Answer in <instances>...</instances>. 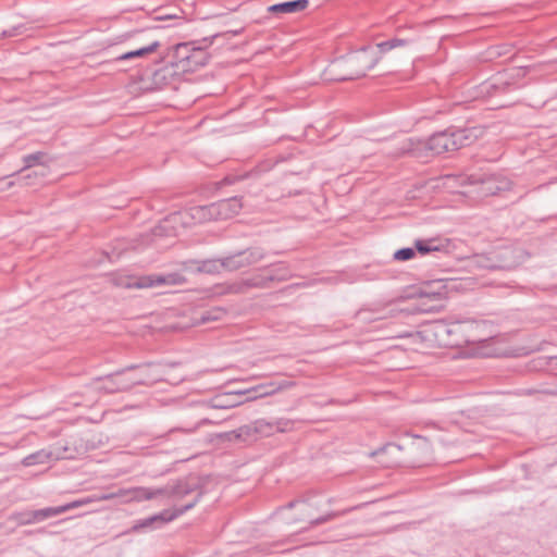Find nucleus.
<instances>
[{
    "label": "nucleus",
    "instance_id": "obj_1",
    "mask_svg": "<svg viewBox=\"0 0 557 557\" xmlns=\"http://www.w3.org/2000/svg\"><path fill=\"white\" fill-rule=\"evenodd\" d=\"M408 44L409 40L407 39L392 38L376 44L375 47L363 46L361 49L344 58L342 63L348 70V74L339 79H357L364 76L368 71L379 63L383 54L395 48L405 47Z\"/></svg>",
    "mask_w": 557,
    "mask_h": 557
},
{
    "label": "nucleus",
    "instance_id": "obj_2",
    "mask_svg": "<svg viewBox=\"0 0 557 557\" xmlns=\"http://www.w3.org/2000/svg\"><path fill=\"white\" fill-rule=\"evenodd\" d=\"M474 137L469 128L448 127L430 136L426 148L435 154H442L469 146Z\"/></svg>",
    "mask_w": 557,
    "mask_h": 557
},
{
    "label": "nucleus",
    "instance_id": "obj_3",
    "mask_svg": "<svg viewBox=\"0 0 557 557\" xmlns=\"http://www.w3.org/2000/svg\"><path fill=\"white\" fill-rule=\"evenodd\" d=\"M92 502V498H84L79 500H74L67 503L65 505L57 506V507H47L37 510H27L22 512H16L12 515V519L20 525H28L34 523L42 522L49 518L62 515L71 509L78 508L83 505L89 504Z\"/></svg>",
    "mask_w": 557,
    "mask_h": 557
},
{
    "label": "nucleus",
    "instance_id": "obj_4",
    "mask_svg": "<svg viewBox=\"0 0 557 557\" xmlns=\"http://www.w3.org/2000/svg\"><path fill=\"white\" fill-rule=\"evenodd\" d=\"M265 255L261 247H249L222 257V265L224 270L234 272L262 261Z\"/></svg>",
    "mask_w": 557,
    "mask_h": 557
},
{
    "label": "nucleus",
    "instance_id": "obj_5",
    "mask_svg": "<svg viewBox=\"0 0 557 557\" xmlns=\"http://www.w3.org/2000/svg\"><path fill=\"white\" fill-rule=\"evenodd\" d=\"M199 496H200V494H198V496L194 500H190L189 503H187L186 505H184L180 508H174L173 510L164 509L157 515L138 520L133 525L132 531L138 532L144 529L152 530V529L161 528L165 523H169V522L175 520L177 517L182 516L187 510L194 508L199 500Z\"/></svg>",
    "mask_w": 557,
    "mask_h": 557
},
{
    "label": "nucleus",
    "instance_id": "obj_6",
    "mask_svg": "<svg viewBox=\"0 0 557 557\" xmlns=\"http://www.w3.org/2000/svg\"><path fill=\"white\" fill-rule=\"evenodd\" d=\"M243 208L242 198L231 197L197 209L202 216L214 220H228L239 213Z\"/></svg>",
    "mask_w": 557,
    "mask_h": 557
},
{
    "label": "nucleus",
    "instance_id": "obj_7",
    "mask_svg": "<svg viewBox=\"0 0 557 557\" xmlns=\"http://www.w3.org/2000/svg\"><path fill=\"white\" fill-rule=\"evenodd\" d=\"M194 492H197V494L193 498V500L198 496V494L202 495V492L199 490V485L196 479L185 478L177 480L176 482L169 483L165 486H162L161 497H164L173 502H178ZM201 496H199V498Z\"/></svg>",
    "mask_w": 557,
    "mask_h": 557
},
{
    "label": "nucleus",
    "instance_id": "obj_8",
    "mask_svg": "<svg viewBox=\"0 0 557 557\" xmlns=\"http://www.w3.org/2000/svg\"><path fill=\"white\" fill-rule=\"evenodd\" d=\"M471 185H481L480 191L484 196H493L509 187V182L495 174H471L468 176Z\"/></svg>",
    "mask_w": 557,
    "mask_h": 557
},
{
    "label": "nucleus",
    "instance_id": "obj_9",
    "mask_svg": "<svg viewBox=\"0 0 557 557\" xmlns=\"http://www.w3.org/2000/svg\"><path fill=\"white\" fill-rule=\"evenodd\" d=\"M221 34H215L210 37H205L201 42L202 46H197V48L190 53L188 59L180 65L178 72H195L198 69L205 66L209 61V54L206 49L212 45L213 40L220 37Z\"/></svg>",
    "mask_w": 557,
    "mask_h": 557
},
{
    "label": "nucleus",
    "instance_id": "obj_10",
    "mask_svg": "<svg viewBox=\"0 0 557 557\" xmlns=\"http://www.w3.org/2000/svg\"><path fill=\"white\" fill-rule=\"evenodd\" d=\"M187 282V278L180 272H171L166 274H149L139 277V283L136 284L138 288H151L158 286H174L183 285Z\"/></svg>",
    "mask_w": 557,
    "mask_h": 557
},
{
    "label": "nucleus",
    "instance_id": "obj_11",
    "mask_svg": "<svg viewBox=\"0 0 557 557\" xmlns=\"http://www.w3.org/2000/svg\"><path fill=\"white\" fill-rule=\"evenodd\" d=\"M66 447H64L63 450H60L59 448H57L55 450L41 449L26 456L23 459L22 463L26 467H30L35 465L46 463L52 459L58 460L70 458L71 456L66 455Z\"/></svg>",
    "mask_w": 557,
    "mask_h": 557
},
{
    "label": "nucleus",
    "instance_id": "obj_12",
    "mask_svg": "<svg viewBox=\"0 0 557 557\" xmlns=\"http://www.w3.org/2000/svg\"><path fill=\"white\" fill-rule=\"evenodd\" d=\"M400 453L401 446L389 443L373 451L372 455L379 457V462L383 467L391 468L400 463Z\"/></svg>",
    "mask_w": 557,
    "mask_h": 557
},
{
    "label": "nucleus",
    "instance_id": "obj_13",
    "mask_svg": "<svg viewBox=\"0 0 557 557\" xmlns=\"http://www.w3.org/2000/svg\"><path fill=\"white\" fill-rule=\"evenodd\" d=\"M449 242L441 240L438 238H426V239H416L414 240V249L416 253H420L421 256H426L432 252H448Z\"/></svg>",
    "mask_w": 557,
    "mask_h": 557
},
{
    "label": "nucleus",
    "instance_id": "obj_14",
    "mask_svg": "<svg viewBox=\"0 0 557 557\" xmlns=\"http://www.w3.org/2000/svg\"><path fill=\"white\" fill-rule=\"evenodd\" d=\"M309 5V0H293L272 4L267 8L271 14L281 16L283 14H290L305 11Z\"/></svg>",
    "mask_w": 557,
    "mask_h": 557
},
{
    "label": "nucleus",
    "instance_id": "obj_15",
    "mask_svg": "<svg viewBox=\"0 0 557 557\" xmlns=\"http://www.w3.org/2000/svg\"><path fill=\"white\" fill-rule=\"evenodd\" d=\"M250 391H231L221 395H216L212 399V405L215 408H233L244 403L242 399L244 395Z\"/></svg>",
    "mask_w": 557,
    "mask_h": 557
},
{
    "label": "nucleus",
    "instance_id": "obj_16",
    "mask_svg": "<svg viewBox=\"0 0 557 557\" xmlns=\"http://www.w3.org/2000/svg\"><path fill=\"white\" fill-rule=\"evenodd\" d=\"M443 296H444V292H432V293H428V292H421L420 294V302L417 304L413 308H412V312H418V313H430V312H436L440 310V306H436V305H430V306H426V304L423 301L424 299H432V300H442L443 299Z\"/></svg>",
    "mask_w": 557,
    "mask_h": 557
},
{
    "label": "nucleus",
    "instance_id": "obj_17",
    "mask_svg": "<svg viewBox=\"0 0 557 557\" xmlns=\"http://www.w3.org/2000/svg\"><path fill=\"white\" fill-rule=\"evenodd\" d=\"M196 48L197 47L193 42L177 44L174 48L173 61H171V65L178 72L180 65L185 63V61Z\"/></svg>",
    "mask_w": 557,
    "mask_h": 557
},
{
    "label": "nucleus",
    "instance_id": "obj_18",
    "mask_svg": "<svg viewBox=\"0 0 557 557\" xmlns=\"http://www.w3.org/2000/svg\"><path fill=\"white\" fill-rule=\"evenodd\" d=\"M129 500L143 502L161 497V487H136L124 492Z\"/></svg>",
    "mask_w": 557,
    "mask_h": 557
},
{
    "label": "nucleus",
    "instance_id": "obj_19",
    "mask_svg": "<svg viewBox=\"0 0 557 557\" xmlns=\"http://www.w3.org/2000/svg\"><path fill=\"white\" fill-rule=\"evenodd\" d=\"M177 73L178 72L172 65L164 66L153 72L152 83L157 89H161L170 85L173 76Z\"/></svg>",
    "mask_w": 557,
    "mask_h": 557
},
{
    "label": "nucleus",
    "instance_id": "obj_20",
    "mask_svg": "<svg viewBox=\"0 0 557 557\" xmlns=\"http://www.w3.org/2000/svg\"><path fill=\"white\" fill-rule=\"evenodd\" d=\"M160 46L161 44L159 40H152L147 46L123 53L117 58V60L127 61L136 58H144L152 52H156L160 48Z\"/></svg>",
    "mask_w": 557,
    "mask_h": 557
},
{
    "label": "nucleus",
    "instance_id": "obj_21",
    "mask_svg": "<svg viewBox=\"0 0 557 557\" xmlns=\"http://www.w3.org/2000/svg\"><path fill=\"white\" fill-rule=\"evenodd\" d=\"M219 290L218 295H240L248 293V287L246 283V278L236 280L230 283H225L223 285L218 286Z\"/></svg>",
    "mask_w": 557,
    "mask_h": 557
},
{
    "label": "nucleus",
    "instance_id": "obj_22",
    "mask_svg": "<svg viewBox=\"0 0 557 557\" xmlns=\"http://www.w3.org/2000/svg\"><path fill=\"white\" fill-rule=\"evenodd\" d=\"M223 269L222 258L199 260V267L196 268L197 273L219 274Z\"/></svg>",
    "mask_w": 557,
    "mask_h": 557
},
{
    "label": "nucleus",
    "instance_id": "obj_23",
    "mask_svg": "<svg viewBox=\"0 0 557 557\" xmlns=\"http://www.w3.org/2000/svg\"><path fill=\"white\" fill-rule=\"evenodd\" d=\"M246 283L248 292L253 288H270L271 283H273V277H269L268 274H255L249 277H246Z\"/></svg>",
    "mask_w": 557,
    "mask_h": 557
},
{
    "label": "nucleus",
    "instance_id": "obj_24",
    "mask_svg": "<svg viewBox=\"0 0 557 557\" xmlns=\"http://www.w3.org/2000/svg\"><path fill=\"white\" fill-rule=\"evenodd\" d=\"M268 275L273 277V282H284L290 277L288 268L282 262L273 265Z\"/></svg>",
    "mask_w": 557,
    "mask_h": 557
},
{
    "label": "nucleus",
    "instance_id": "obj_25",
    "mask_svg": "<svg viewBox=\"0 0 557 557\" xmlns=\"http://www.w3.org/2000/svg\"><path fill=\"white\" fill-rule=\"evenodd\" d=\"M47 154L42 151H37L23 157L24 170L33 168L35 165L45 164V158Z\"/></svg>",
    "mask_w": 557,
    "mask_h": 557
},
{
    "label": "nucleus",
    "instance_id": "obj_26",
    "mask_svg": "<svg viewBox=\"0 0 557 557\" xmlns=\"http://www.w3.org/2000/svg\"><path fill=\"white\" fill-rule=\"evenodd\" d=\"M416 256V249L413 247H404L394 252V260L396 261H409Z\"/></svg>",
    "mask_w": 557,
    "mask_h": 557
},
{
    "label": "nucleus",
    "instance_id": "obj_27",
    "mask_svg": "<svg viewBox=\"0 0 557 557\" xmlns=\"http://www.w3.org/2000/svg\"><path fill=\"white\" fill-rule=\"evenodd\" d=\"M139 277L119 276L114 280V284L124 288H138Z\"/></svg>",
    "mask_w": 557,
    "mask_h": 557
},
{
    "label": "nucleus",
    "instance_id": "obj_28",
    "mask_svg": "<svg viewBox=\"0 0 557 557\" xmlns=\"http://www.w3.org/2000/svg\"><path fill=\"white\" fill-rule=\"evenodd\" d=\"M345 511H331L324 516L310 521V528L331 521L332 519L343 515Z\"/></svg>",
    "mask_w": 557,
    "mask_h": 557
},
{
    "label": "nucleus",
    "instance_id": "obj_29",
    "mask_svg": "<svg viewBox=\"0 0 557 557\" xmlns=\"http://www.w3.org/2000/svg\"><path fill=\"white\" fill-rule=\"evenodd\" d=\"M183 271L189 273H197L196 268L199 267V260L188 259L180 262Z\"/></svg>",
    "mask_w": 557,
    "mask_h": 557
},
{
    "label": "nucleus",
    "instance_id": "obj_30",
    "mask_svg": "<svg viewBox=\"0 0 557 557\" xmlns=\"http://www.w3.org/2000/svg\"><path fill=\"white\" fill-rule=\"evenodd\" d=\"M224 312L225 311L223 309L216 308L213 311H209V312L203 313L202 317H201V321L202 322H207V321L218 320V319H220V317L222 314H224Z\"/></svg>",
    "mask_w": 557,
    "mask_h": 557
},
{
    "label": "nucleus",
    "instance_id": "obj_31",
    "mask_svg": "<svg viewBox=\"0 0 557 557\" xmlns=\"http://www.w3.org/2000/svg\"><path fill=\"white\" fill-rule=\"evenodd\" d=\"M547 344L548 343L546 341H542L539 345H536L534 347L527 348L523 354L528 355V354L533 352V351L544 350L545 349V345H547Z\"/></svg>",
    "mask_w": 557,
    "mask_h": 557
},
{
    "label": "nucleus",
    "instance_id": "obj_32",
    "mask_svg": "<svg viewBox=\"0 0 557 557\" xmlns=\"http://www.w3.org/2000/svg\"><path fill=\"white\" fill-rule=\"evenodd\" d=\"M115 497V494L111 493V494H103L99 497H97V500H108V499H111Z\"/></svg>",
    "mask_w": 557,
    "mask_h": 557
},
{
    "label": "nucleus",
    "instance_id": "obj_33",
    "mask_svg": "<svg viewBox=\"0 0 557 557\" xmlns=\"http://www.w3.org/2000/svg\"><path fill=\"white\" fill-rule=\"evenodd\" d=\"M368 311L367 310H360L358 313H357V317L362 320V321H366L367 320V317H364V314L367 313Z\"/></svg>",
    "mask_w": 557,
    "mask_h": 557
},
{
    "label": "nucleus",
    "instance_id": "obj_34",
    "mask_svg": "<svg viewBox=\"0 0 557 557\" xmlns=\"http://www.w3.org/2000/svg\"><path fill=\"white\" fill-rule=\"evenodd\" d=\"M14 35H15V33H14V32H12V30H4V32H2V34L0 35V38H1V37H11V36H14Z\"/></svg>",
    "mask_w": 557,
    "mask_h": 557
},
{
    "label": "nucleus",
    "instance_id": "obj_35",
    "mask_svg": "<svg viewBox=\"0 0 557 557\" xmlns=\"http://www.w3.org/2000/svg\"><path fill=\"white\" fill-rule=\"evenodd\" d=\"M242 32H243V28L236 29V30H228L225 33V35L231 34L232 36H237L239 34H242Z\"/></svg>",
    "mask_w": 557,
    "mask_h": 557
},
{
    "label": "nucleus",
    "instance_id": "obj_36",
    "mask_svg": "<svg viewBox=\"0 0 557 557\" xmlns=\"http://www.w3.org/2000/svg\"><path fill=\"white\" fill-rule=\"evenodd\" d=\"M296 504L307 505L305 502H290L288 503L287 508H293Z\"/></svg>",
    "mask_w": 557,
    "mask_h": 557
},
{
    "label": "nucleus",
    "instance_id": "obj_37",
    "mask_svg": "<svg viewBox=\"0 0 557 557\" xmlns=\"http://www.w3.org/2000/svg\"><path fill=\"white\" fill-rule=\"evenodd\" d=\"M124 371H125V370H122V371H117V372H115V373L108 374V375H107V377H108V379H110V380H112L114 375H119V374L123 373Z\"/></svg>",
    "mask_w": 557,
    "mask_h": 557
},
{
    "label": "nucleus",
    "instance_id": "obj_38",
    "mask_svg": "<svg viewBox=\"0 0 557 557\" xmlns=\"http://www.w3.org/2000/svg\"><path fill=\"white\" fill-rule=\"evenodd\" d=\"M542 392L546 393V394L557 395V389H545V391H542Z\"/></svg>",
    "mask_w": 557,
    "mask_h": 557
},
{
    "label": "nucleus",
    "instance_id": "obj_39",
    "mask_svg": "<svg viewBox=\"0 0 557 557\" xmlns=\"http://www.w3.org/2000/svg\"><path fill=\"white\" fill-rule=\"evenodd\" d=\"M236 382H237V380L233 379V380H228L226 383L232 384V383H236Z\"/></svg>",
    "mask_w": 557,
    "mask_h": 557
},
{
    "label": "nucleus",
    "instance_id": "obj_40",
    "mask_svg": "<svg viewBox=\"0 0 557 557\" xmlns=\"http://www.w3.org/2000/svg\"><path fill=\"white\" fill-rule=\"evenodd\" d=\"M134 383L140 384V383H144V381L141 379H138Z\"/></svg>",
    "mask_w": 557,
    "mask_h": 557
},
{
    "label": "nucleus",
    "instance_id": "obj_41",
    "mask_svg": "<svg viewBox=\"0 0 557 557\" xmlns=\"http://www.w3.org/2000/svg\"><path fill=\"white\" fill-rule=\"evenodd\" d=\"M169 16H160L159 20L168 18Z\"/></svg>",
    "mask_w": 557,
    "mask_h": 557
}]
</instances>
